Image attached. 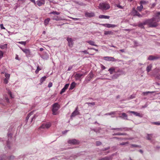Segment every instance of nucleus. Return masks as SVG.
<instances>
[{"mask_svg": "<svg viewBox=\"0 0 160 160\" xmlns=\"http://www.w3.org/2000/svg\"><path fill=\"white\" fill-rule=\"evenodd\" d=\"M109 4L107 2L100 3L98 6L99 9L102 10H106L110 8Z\"/></svg>", "mask_w": 160, "mask_h": 160, "instance_id": "nucleus-1", "label": "nucleus"}, {"mask_svg": "<svg viewBox=\"0 0 160 160\" xmlns=\"http://www.w3.org/2000/svg\"><path fill=\"white\" fill-rule=\"evenodd\" d=\"M60 106L59 105L57 102L54 103L52 105V114L53 115H56L58 114V113L57 111L59 109Z\"/></svg>", "mask_w": 160, "mask_h": 160, "instance_id": "nucleus-2", "label": "nucleus"}, {"mask_svg": "<svg viewBox=\"0 0 160 160\" xmlns=\"http://www.w3.org/2000/svg\"><path fill=\"white\" fill-rule=\"evenodd\" d=\"M155 18H154L149 19L150 21H149L148 25L149 27H156L158 26V23L156 22H154L155 21Z\"/></svg>", "mask_w": 160, "mask_h": 160, "instance_id": "nucleus-3", "label": "nucleus"}, {"mask_svg": "<svg viewBox=\"0 0 160 160\" xmlns=\"http://www.w3.org/2000/svg\"><path fill=\"white\" fill-rule=\"evenodd\" d=\"M87 74V72H86L83 73H77L74 76L75 79L76 80L80 81L81 80V77L83 76H84Z\"/></svg>", "mask_w": 160, "mask_h": 160, "instance_id": "nucleus-4", "label": "nucleus"}, {"mask_svg": "<svg viewBox=\"0 0 160 160\" xmlns=\"http://www.w3.org/2000/svg\"><path fill=\"white\" fill-rule=\"evenodd\" d=\"M103 59L104 60L108 61L117 62L118 61V59H116L113 57H103Z\"/></svg>", "mask_w": 160, "mask_h": 160, "instance_id": "nucleus-5", "label": "nucleus"}, {"mask_svg": "<svg viewBox=\"0 0 160 160\" xmlns=\"http://www.w3.org/2000/svg\"><path fill=\"white\" fill-rule=\"evenodd\" d=\"M111 130H115L117 131H120L121 132H125L128 131L129 130V129L126 127H122L121 128H112Z\"/></svg>", "mask_w": 160, "mask_h": 160, "instance_id": "nucleus-6", "label": "nucleus"}, {"mask_svg": "<svg viewBox=\"0 0 160 160\" xmlns=\"http://www.w3.org/2000/svg\"><path fill=\"white\" fill-rule=\"evenodd\" d=\"M51 124L50 122H48L46 123H43L40 127V128L48 129L51 126Z\"/></svg>", "mask_w": 160, "mask_h": 160, "instance_id": "nucleus-7", "label": "nucleus"}, {"mask_svg": "<svg viewBox=\"0 0 160 160\" xmlns=\"http://www.w3.org/2000/svg\"><path fill=\"white\" fill-rule=\"evenodd\" d=\"M85 16L87 17L91 18L95 16V14L93 12H86L85 13Z\"/></svg>", "mask_w": 160, "mask_h": 160, "instance_id": "nucleus-8", "label": "nucleus"}, {"mask_svg": "<svg viewBox=\"0 0 160 160\" xmlns=\"http://www.w3.org/2000/svg\"><path fill=\"white\" fill-rule=\"evenodd\" d=\"M100 25L103 26L105 27H107L108 28H114L117 26L116 25L114 24H111L109 23H105V24H100Z\"/></svg>", "mask_w": 160, "mask_h": 160, "instance_id": "nucleus-9", "label": "nucleus"}, {"mask_svg": "<svg viewBox=\"0 0 160 160\" xmlns=\"http://www.w3.org/2000/svg\"><path fill=\"white\" fill-rule=\"evenodd\" d=\"M5 157V156L3 155L2 157H1L0 158V160H6L7 159L9 160H12L13 159L15 158L14 156L13 155H11L7 158H6Z\"/></svg>", "mask_w": 160, "mask_h": 160, "instance_id": "nucleus-10", "label": "nucleus"}, {"mask_svg": "<svg viewBox=\"0 0 160 160\" xmlns=\"http://www.w3.org/2000/svg\"><path fill=\"white\" fill-rule=\"evenodd\" d=\"M153 134H147L146 138L147 140H150L151 143H154V140L152 139L153 138Z\"/></svg>", "mask_w": 160, "mask_h": 160, "instance_id": "nucleus-11", "label": "nucleus"}, {"mask_svg": "<svg viewBox=\"0 0 160 160\" xmlns=\"http://www.w3.org/2000/svg\"><path fill=\"white\" fill-rule=\"evenodd\" d=\"M78 107H77L74 111L72 113L71 115V118H72V117H74L76 116L79 114V112L78 111Z\"/></svg>", "mask_w": 160, "mask_h": 160, "instance_id": "nucleus-12", "label": "nucleus"}, {"mask_svg": "<svg viewBox=\"0 0 160 160\" xmlns=\"http://www.w3.org/2000/svg\"><path fill=\"white\" fill-rule=\"evenodd\" d=\"M67 40L68 42V46L70 47H72L73 43L72 38L68 37Z\"/></svg>", "mask_w": 160, "mask_h": 160, "instance_id": "nucleus-13", "label": "nucleus"}, {"mask_svg": "<svg viewBox=\"0 0 160 160\" xmlns=\"http://www.w3.org/2000/svg\"><path fill=\"white\" fill-rule=\"evenodd\" d=\"M68 142L69 144H77L79 143V141L75 139L69 140Z\"/></svg>", "mask_w": 160, "mask_h": 160, "instance_id": "nucleus-14", "label": "nucleus"}, {"mask_svg": "<svg viewBox=\"0 0 160 160\" xmlns=\"http://www.w3.org/2000/svg\"><path fill=\"white\" fill-rule=\"evenodd\" d=\"M22 51L26 54L27 57H30L31 56V52L29 49H22Z\"/></svg>", "mask_w": 160, "mask_h": 160, "instance_id": "nucleus-15", "label": "nucleus"}, {"mask_svg": "<svg viewBox=\"0 0 160 160\" xmlns=\"http://www.w3.org/2000/svg\"><path fill=\"white\" fill-rule=\"evenodd\" d=\"M8 141H7V147L9 149L10 148L9 146V142L10 139H11L12 137V134L11 133H8Z\"/></svg>", "mask_w": 160, "mask_h": 160, "instance_id": "nucleus-16", "label": "nucleus"}, {"mask_svg": "<svg viewBox=\"0 0 160 160\" xmlns=\"http://www.w3.org/2000/svg\"><path fill=\"white\" fill-rule=\"evenodd\" d=\"M45 3L44 0H38L36 1L37 4L39 6H41L43 5Z\"/></svg>", "mask_w": 160, "mask_h": 160, "instance_id": "nucleus-17", "label": "nucleus"}, {"mask_svg": "<svg viewBox=\"0 0 160 160\" xmlns=\"http://www.w3.org/2000/svg\"><path fill=\"white\" fill-rule=\"evenodd\" d=\"M41 57L43 59L47 60L49 58L48 54L46 52H43L42 55L41 56Z\"/></svg>", "mask_w": 160, "mask_h": 160, "instance_id": "nucleus-18", "label": "nucleus"}, {"mask_svg": "<svg viewBox=\"0 0 160 160\" xmlns=\"http://www.w3.org/2000/svg\"><path fill=\"white\" fill-rule=\"evenodd\" d=\"M69 84V83L66 84L64 86V87L61 90L60 93V94H62V93L64 92L68 88Z\"/></svg>", "mask_w": 160, "mask_h": 160, "instance_id": "nucleus-19", "label": "nucleus"}, {"mask_svg": "<svg viewBox=\"0 0 160 160\" xmlns=\"http://www.w3.org/2000/svg\"><path fill=\"white\" fill-rule=\"evenodd\" d=\"M116 67H112L109 68L108 71L109 72L110 74H112L113 72L116 73Z\"/></svg>", "mask_w": 160, "mask_h": 160, "instance_id": "nucleus-20", "label": "nucleus"}, {"mask_svg": "<svg viewBox=\"0 0 160 160\" xmlns=\"http://www.w3.org/2000/svg\"><path fill=\"white\" fill-rule=\"evenodd\" d=\"M128 112L130 113H132L134 115L136 116H138L140 117H142V116L139 113H138L137 112H136L135 111H128Z\"/></svg>", "mask_w": 160, "mask_h": 160, "instance_id": "nucleus-21", "label": "nucleus"}, {"mask_svg": "<svg viewBox=\"0 0 160 160\" xmlns=\"http://www.w3.org/2000/svg\"><path fill=\"white\" fill-rule=\"evenodd\" d=\"M138 12H139L138 11L135 9V8H132L131 13L132 14L133 16H136Z\"/></svg>", "mask_w": 160, "mask_h": 160, "instance_id": "nucleus-22", "label": "nucleus"}, {"mask_svg": "<svg viewBox=\"0 0 160 160\" xmlns=\"http://www.w3.org/2000/svg\"><path fill=\"white\" fill-rule=\"evenodd\" d=\"M116 73L118 74H120V75H121L123 73L122 71L119 68H116Z\"/></svg>", "mask_w": 160, "mask_h": 160, "instance_id": "nucleus-23", "label": "nucleus"}, {"mask_svg": "<svg viewBox=\"0 0 160 160\" xmlns=\"http://www.w3.org/2000/svg\"><path fill=\"white\" fill-rule=\"evenodd\" d=\"M87 42L90 45L92 46H98V45L95 44V42L93 41L89 40Z\"/></svg>", "mask_w": 160, "mask_h": 160, "instance_id": "nucleus-24", "label": "nucleus"}, {"mask_svg": "<svg viewBox=\"0 0 160 160\" xmlns=\"http://www.w3.org/2000/svg\"><path fill=\"white\" fill-rule=\"evenodd\" d=\"M152 64H150L146 68V71L148 73L151 70L152 68Z\"/></svg>", "mask_w": 160, "mask_h": 160, "instance_id": "nucleus-25", "label": "nucleus"}, {"mask_svg": "<svg viewBox=\"0 0 160 160\" xmlns=\"http://www.w3.org/2000/svg\"><path fill=\"white\" fill-rule=\"evenodd\" d=\"M99 18H104V19H108L110 18L109 16H107L104 15H100L99 16Z\"/></svg>", "mask_w": 160, "mask_h": 160, "instance_id": "nucleus-26", "label": "nucleus"}, {"mask_svg": "<svg viewBox=\"0 0 160 160\" xmlns=\"http://www.w3.org/2000/svg\"><path fill=\"white\" fill-rule=\"evenodd\" d=\"M76 83L74 82H73L71 84L70 87L69 88V90H72L73 89L74 87H75Z\"/></svg>", "mask_w": 160, "mask_h": 160, "instance_id": "nucleus-27", "label": "nucleus"}, {"mask_svg": "<svg viewBox=\"0 0 160 160\" xmlns=\"http://www.w3.org/2000/svg\"><path fill=\"white\" fill-rule=\"evenodd\" d=\"M127 134L125 133H120V132H118V133H113L112 135L113 136L114 135H126Z\"/></svg>", "mask_w": 160, "mask_h": 160, "instance_id": "nucleus-28", "label": "nucleus"}, {"mask_svg": "<svg viewBox=\"0 0 160 160\" xmlns=\"http://www.w3.org/2000/svg\"><path fill=\"white\" fill-rule=\"evenodd\" d=\"M119 76H120V74H118V73H115V74L112 76V78L113 79H116Z\"/></svg>", "mask_w": 160, "mask_h": 160, "instance_id": "nucleus-29", "label": "nucleus"}, {"mask_svg": "<svg viewBox=\"0 0 160 160\" xmlns=\"http://www.w3.org/2000/svg\"><path fill=\"white\" fill-rule=\"evenodd\" d=\"M50 18H47L44 20V24L45 26H47L48 25L50 21Z\"/></svg>", "mask_w": 160, "mask_h": 160, "instance_id": "nucleus-30", "label": "nucleus"}, {"mask_svg": "<svg viewBox=\"0 0 160 160\" xmlns=\"http://www.w3.org/2000/svg\"><path fill=\"white\" fill-rule=\"evenodd\" d=\"M33 113V112H31L30 113H29L28 115L26 117V121L27 122L28 119L32 115Z\"/></svg>", "mask_w": 160, "mask_h": 160, "instance_id": "nucleus-31", "label": "nucleus"}, {"mask_svg": "<svg viewBox=\"0 0 160 160\" xmlns=\"http://www.w3.org/2000/svg\"><path fill=\"white\" fill-rule=\"evenodd\" d=\"M143 8V5H141V4L139 6H138L137 7V9L140 12H141L142 11Z\"/></svg>", "mask_w": 160, "mask_h": 160, "instance_id": "nucleus-32", "label": "nucleus"}, {"mask_svg": "<svg viewBox=\"0 0 160 160\" xmlns=\"http://www.w3.org/2000/svg\"><path fill=\"white\" fill-rule=\"evenodd\" d=\"M121 118H123L124 119H127L128 116L125 113H122V116L120 117Z\"/></svg>", "mask_w": 160, "mask_h": 160, "instance_id": "nucleus-33", "label": "nucleus"}, {"mask_svg": "<svg viewBox=\"0 0 160 160\" xmlns=\"http://www.w3.org/2000/svg\"><path fill=\"white\" fill-rule=\"evenodd\" d=\"M148 3V1H146L144 0H141L140 2V4L141 5H145Z\"/></svg>", "mask_w": 160, "mask_h": 160, "instance_id": "nucleus-34", "label": "nucleus"}, {"mask_svg": "<svg viewBox=\"0 0 160 160\" xmlns=\"http://www.w3.org/2000/svg\"><path fill=\"white\" fill-rule=\"evenodd\" d=\"M113 32L111 31H105L104 32V34L105 35L112 34Z\"/></svg>", "mask_w": 160, "mask_h": 160, "instance_id": "nucleus-35", "label": "nucleus"}, {"mask_svg": "<svg viewBox=\"0 0 160 160\" xmlns=\"http://www.w3.org/2000/svg\"><path fill=\"white\" fill-rule=\"evenodd\" d=\"M60 14V13L59 12H57L56 11L51 12L49 13V14H54V15L56 14L57 15H59Z\"/></svg>", "mask_w": 160, "mask_h": 160, "instance_id": "nucleus-36", "label": "nucleus"}, {"mask_svg": "<svg viewBox=\"0 0 160 160\" xmlns=\"http://www.w3.org/2000/svg\"><path fill=\"white\" fill-rule=\"evenodd\" d=\"M150 21V20H149V19H147L145 20L144 22H142V23L143 24V25H145L148 24V22L149 21Z\"/></svg>", "mask_w": 160, "mask_h": 160, "instance_id": "nucleus-37", "label": "nucleus"}, {"mask_svg": "<svg viewBox=\"0 0 160 160\" xmlns=\"http://www.w3.org/2000/svg\"><path fill=\"white\" fill-rule=\"evenodd\" d=\"M47 77L46 76H44L42 77L40 80V82L41 83H42L46 79Z\"/></svg>", "mask_w": 160, "mask_h": 160, "instance_id": "nucleus-38", "label": "nucleus"}, {"mask_svg": "<svg viewBox=\"0 0 160 160\" xmlns=\"http://www.w3.org/2000/svg\"><path fill=\"white\" fill-rule=\"evenodd\" d=\"M7 44L0 45V48L2 49H4L7 48Z\"/></svg>", "mask_w": 160, "mask_h": 160, "instance_id": "nucleus-39", "label": "nucleus"}, {"mask_svg": "<svg viewBox=\"0 0 160 160\" xmlns=\"http://www.w3.org/2000/svg\"><path fill=\"white\" fill-rule=\"evenodd\" d=\"M116 113V112H111L109 113H106L104 114L105 115H114Z\"/></svg>", "mask_w": 160, "mask_h": 160, "instance_id": "nucleus-40", "label": "nucleus"}, {"mask_svg": "<svg viewBox=\"0 0 160 160\" xmlns=\"http://www.w3.org/2000/svg\"><path fill=\"white\" fill-rule=\"evenodd\" d=\"M52 19L53 20H55L56 21H59L60 20H61V18L60 17H55L54 18H52Z\"/></svg>", "mask_w": 160, "mask_h": 160, "instance_id": "nucleus-41", "label": "nucleus"}, {"mask_svg": "<svg viewBox=\"0 0 160 160\" xmlns=\"http://www.w3.org/2000/svg\"><path fill=\"white\" fill-rule=\"evenodd\" d=\"M153 56L150 55L149 56L148 58V59L149 60H153Z\"/></svg>", "mask_w": 160, "mask_h": 160, "instance_id": "nucleus-42", "label": "nucleus"}, {"mask_svg": "<svg viewBox=\"0 0 160 160\" xmlns=\"http://www.w3.org/2000/svg\"><path fill=\"white\" fill-rule=\"evenodd\" d=\"M143 26L144 25L142 22L140 23L138 25V27L142 28H144V27Z\"/></svg>", "mask_w": 160, "mask_h": 160, "instance_id": "nucleus-43", "label": "nucleus"}, {"mask_svg": "<svg viewBox=\"0 0 160 160\" xmlns=\"http://www.w3.org/2000/svg\"><path fill=\"white\" fill-rule=\"evenodd\" d=\"M41 70V69L39 68V67L38 66L37 67V69L35 71V73H36V74H37L38 73L39 71H40V70Z\"/></svg>", "mask_w": 160, "mask_h": 160, "instance_id": "nucleus-44", "label": "nucleus"}, {"mask_svg": "<svg viewBox=\"0 0 160 160\" xmlns=\"http://www.w3.org/2000/svg\"><path fill=\"white\" fill-rule=\"evenodd\" d=\"M88 76L90 78H92L93 76V74L92 72H91L89 74Z\"/></svg>", "mask_w": 160, "mask_h": 160, "instance_id": "nucleus-45", "label": "nucleus"}, {"mask_svg": "<svg viewBox=\"0 0 160 160\" xmlns=\"http://www.w3.org/2000/svg\"><path fill=\"white\" fill-rule=\"evenodd\" d=\"M7 91L8 92V94L10 95V97L12 98H13V97L12 96L11 92L9 89L7 90Z\"/></svg>", "mask_w": 160, "mask_h": 160, "instance_id": "nucleus-46", "label": "nucleus"}, {"mask_svg": "<svg viewBox=\"0 0 160 160\" xmlns=\"http://www.w3.org/2000/svg\"><path fill=\"white\" fill-rule=\"evenodd\" d=\"M10 75L8 73H5V77H6L5 78H7V79H9L10 78Z\"/></svg>", "mask_w": 160, "mask_h": 160, "instance_id": "nucleus-47", "label": "nucleus"}, {"mask_svg": "<svg viewBox=\"0 0 160 160\" xmlns=\"http://www.w3.org/2000/svg\"><path fill=\"white\" fill-rule=\"evenodd\" d=\"M86 104H88V106H90L91 105L93 106L95 105V103L94 102H86Z\"/></svg>", "mask_w": 160, "mask_h": 160, "instance_id": "nucleus-48", "label": "nucleus"}, {"mask_svg": "<svg viewBox=\"0 0 160 160\" xmlns=\"http://www.w3.org/2000/svg\"><path fill=\"white\" fill-rule=\"evenodd\" d=\"M102 144V143L99 141H97L96 142V145L97 146H99Z\"/></svg>", "mask_w": 160, "mask_h": 160, "instance_id": "nucleus-49", "label": "nucleus"}, {"mask_svg": "<svg viewBox=\"0 0 160 160\" xmlns=\"http://www.w3.org/2000/svg\"><path fill=\"white\" fill-rule=\"evenodd\" d=\"M3 52L2 51L0 50V58H2V57H3Z\"/></svg>", "mask_w": 160, "mask_h": 160, "instance_id": "nucleus-50", "label": "nucleus"}, {"mask_svg": "<svg viewBox=\"0 0 160 160\" xmlns=\"http://www.w3.org/2000/svg\"><path fill=\"white\" fill-rule=\"evenodd\" d=\"M153 92H143V93L144 95H145V94H148V93H152Z\"/></svg>", "mask_w": 160, "mask_h": 160, "instance_id": "nucleus-51", "label": "nucleus"}, {"mask_svg": "<svg viewBox=\"0 0 160 160\" xmlns=\"http://www.w3.org/2000/svg\"><path fill=\"white\" fill-rule=\"evenodd\" d=\"M128 142H123L122 143H120L119 144V145H126V144H128Z\"/></svg>", "mask_w": 160, "mask_h": 160, "instance_id": "nucleus-52", "label": "nucleus"}, {"mask_svg": "<svg viewBox=\"0 0 160 160\" xmlns=\"http://www.w3.org/2000/svg\"><path fill=\"white\" fill-rule=\"evenodd\" d=\"M71 19H73V20H79V21H80L81 20V19L80 18H72V17H70V18Z\"/></svg>", "mask_w": 160, "mask_h": 160, "instance_id": "nucleus-53", "label": "nucleus"}, {"mask_svg": "<svg viewBox=\"0 0 160 160\" xmlns=\"http://www.w3.org/2000/svg\"><path fill=\"white\" fill-rule=\"evenodd\" d=\"M8 79L5 78L4 79V82L5 84H7L8 83Z\"/></svg>", "mask_w": 160, "mask_h": 160, "instance_id": "nucleus-54", "label": "nucleus"}, {"mask_svg": "<svg viewBox=\"0 0 160 160\" xmlns=\"http://www.w3.org/2000/svg\"><path fill=\"white\" fill-rule=\"evenodd\" d=\"M18 43H20L22 45H25L26 44V42H23V41L19 42H18Z\"/></svg>", "mask_w": 160, "mask_h": 160, "instance_id": "nucleus-55", "label": "nucleus"}, {"mask_svg": "<svg viewBox=\"0 0 160 160\" xmlns=\"http://www.w3.org/2000/svg\"><path fill=\"white\" fill-rule=\"evenodd\" d=\"M153 123L154 124L157 125H160V122H153Z\"/></svg>", "mask_w": 160, "mask_h": 160, "instance_id": "nucleus-56", "label": "nucleus"}, {"mask_svg": "<svg viewBox=\"0 0 160 160\" xmlns=\"http://www.w3.org/2000/svg\"><path fill=\"white\" fill-rule=\"evenodd\" d=\"M153 60H157L160 58V57L158 56H153Z\"/></svg>", "mask_w": 160, "mask_h": 160, "instance_id": "nucleus-57", "label": "nucleus"}, {"mask_svg": "<svg viewBox=\"0 0 160 160\" xmlns=\"http://www.w3.org/2000/svg\"><path fill=\"white\" fill-rule=\"evenodd\" d=\"M131 147H139L137 145L132 144L131 145Z\"/></svg>", "mask_w": 160, "mask_h": 160, "instance_id": "nucleus-58", "label": "nucleus"}, {"mask_svg": "<svg viewBox=\"0 0 160 160\" xmlns=\"http://www.w3.org/2000/svg\"><path fill=\"white\" fill-rule=\"evenodd\" d=\"M0 28L1 29H5V28L3 27V24H0Z\"/></svg>", "mask_w": 160, "mask_h": 160, "instance_id": "nucleus-59", "label": "nucleus"}, {"mask_svg": "<svg viewBox=\"0 0 160 160\" xmlns=\"http://www.w3.org/2000/svg\"><path fill=\"white\" fill-rule=\"evenodd\" d=\"M110 148V147H107V148H104L103 149H102V151H106L107 150H108Z\"/></svg>", "mask_w": 160, "mask_h": 160, "instance_id": "nucleus-60", "label": "nucleus"}, {"mask_svg": "<svg viewBox=\"0 0 160 160\" xmlns=\"http://www.w3.org/2000/svg\"><path fill=\"white\" fill-rule=\"evenodd\" d=\"M52 82H50L49 83V84L48 85V87L49 88H50L52 87Z\"/></svg>", "mask_w": 160, "mask_h": 160, "instance_id": "nucleus-61", "label": "nucleus"}, {"mask_svg": "<svg viewBox=\"0 0 160 160\" xmlns=\"http://www.w3.org/2000/svg\"><path fill=\"white\" fill-rule=\"evenodd\" d=\"M136 16H138L139 18H142V15L140 14L139 12H138V14Z\"/></svg>", "mask_w": 160, "mask_h": 160, "instance_id": "nucleus-62", "label": "nucleus"}, {"mask_svg": "<svg viewBox=\"0 0 160 160\" xmlns=\"http://www.w3.org/2000/svg\"><path fill=\"white\" fill-rule=\"evenodd\" d=\"M37 116L36 115H34L33 117L32 118V120H31V122H32L33 121V120L34 119H35V118H36Z\"/></svg>", "mask_w": 160, "mask_h": 160, "instance_id": "nucleus-63", "label": "nucleus"}, {"mask_svg": "<svg viewBox=\"0 0 160 160\" xmlns=\"http://www.w3.org/2000/svg\"><path fill=\"white\" fill-rule=\"evenodd\" d=\"M156 5V3H154L152 4L151 8H154Z\"/></svg>", "mask_w": 160, "mask_h": 160, "instance_id": "nucleus-64", "label": "nucleus"}]
</instances>
